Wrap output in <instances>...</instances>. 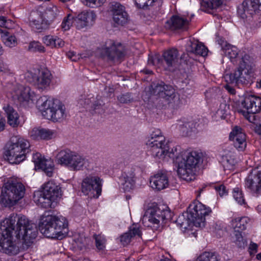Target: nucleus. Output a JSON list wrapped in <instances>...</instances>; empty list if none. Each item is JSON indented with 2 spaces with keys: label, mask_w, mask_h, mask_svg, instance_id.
I'll return each mask as SVG.
<instances>
[{
  "label": "nucleus",
  "mask_w": 261,
  "mask_h": 261,
  "mask_svg": "<svg viewBox=\"0 0 261 261\" xmlns=\"http://www.w3.org/2000/svg\"><path fill=\"white\" fill-rule=\"evenodd\" d=\"M167 158L173 159L177 172L180 178L185 180H191L197 166L202 161V153L196 151L184 150L181 151L180 146H176L170 149L168 145Z\"/></svg>",
  "instance_id": "obj_1"
},
{
  "label": "nucleus",
  "mask_w": 261,
  "mask_h": 261,
  "mask_svg": "<svg viewBox=\"0 0 261 261\" xmlns=\"http://www.w3.org/2000/svg\"><path fill=\"white\" fill-rule=\"evenodd\" d=\"M6 224L13 228L14 235L18 240H22V246L27 249L33 243L38 234L36 224L32 223L24 215L13 213L5 219Z\"/></svg>",
  "instance_id": "obj_2"
},
{
  "label": "nucleus",
  "mask_w": 261,
  "mask_h": 261,
  "mask_svg": "<svg viewBox=\"0 0 261 261\" xmlns=\"http://www.w3.org/2000/svg\"><path fill=\"white\" fill-rule=\"evenodd\" d=\"M211 212L209 207L199 202L191 204L187 212L180 215L176 223L183 230L187 229L192 225L203 227L205 225V217Z\"/></svg>",
  "instance_id": "obj_3"
},
{
  "label": "nucleus",
  "mask_w": 261,
  "mask_h": 261,
  "mask_svg": "<svg viewBox=\"0 0 261 261\" xmlns=\"http://www.w3.org/2000/svg\"><path fill=\"white\" fill-rule=\"evenodd\" d=\"M39 228L40 232L47 238L61 240L68 232V222L62 216H43L39 224Z\"/></svg>",
  "instance_id": "obj_4"
},
{
  "label": "nucleus",
  "mask_w": 261,
  "mask_h": 261,
  "mask_svg": "<svg viewBox=\"0 0 261 261\" xmlns=\"http://www.w3.org/2000/svg\"><path fill=\"white\" fill-rule=\"evenodd\" d=\"M30 151V144L27 140L14 136L6 146L5 155L11 164H17L24 161Z\"/></svg>",
  "instance_id": "obj_5"
},
{
  "label": "nucleus",
  "mask_w": 261,
  "mask_h": 261,
  "mask_svg": "<svg viewBox=\"0 0 261 261\" xmlns=\"http://www.w3.org/2000/svg\"><path fill=\"white\" fill-rule=\"evenodd\" d=\"M60 12L57 6L51 5L47 7L43 12L39 10L32 11L29 19L33 28L42 31L48 28L50 24L59 16Z\"/></svg>",
  "instance_id": "obj_6"
},
{
  "label": "nucleus",
  "mask_w": 261,
  "mask_h": 261,
  "mask_svg": "<svg viewBox=\"0 0 261 261\" xmlns=\"http://www.w3.org/2000/svg\"><path fill=\"white\" fill-rule=\"evenodd\" d=\"M24 191V187L21 182L16 179H9L2 188L1 202L6 207L11 206L23 197Z\"/></svg>",
  "instance_id": "obj_7"
},
{
  "label": "nucleus",
  "mask_w": 261,
  "mask_h": 261,
  "mask_svg": "<svg viewBox=\"0 0 261 261\" xmlns=\"http://www.w3.org/2000/svg\"><path fill=\"white\" fill-rule=\"evenodd\" d=\"M41 100L40 110L44 118L54 122L61 121L65 118V106L59 99L43 96Z\"/></svg>",
  "instance_id": "obj_8"
},
{
  "label": "nucleus",
  "mask_w": 261,
  "mask_h": 261,
  "mask_svg": "<svg viewBox=\"0 0 261 261\" xmlns=\"http://www.w3.org/2000/svg\"><path fill=\"white\" fill-rule=\"evenodd\" d=\"M57 160L59 164L73 171L83 170L88 165L87 159L68 149L61 150L57 154Z\"/></svg>",
  "instance_id": "obj_9"
},
{
  "label": "nucleus",
  "mask_w": 261,
  "mask_h": 261,
  "mask_svg": "<svg viewBox=\"0 0 261 261\" xmlns=\"http://www.w3.org/2000/svg\"><path fill=\"white\" fill-rule=\"evenodd\" d=\"M13 228L6 224L5 220L0 224V251L9 255H15L19 252L18 242L12 240Z\"/></svg>",
  "instance_id": "obj_10"
},
{
  "label": "nucleus",
  "mask_w": 261,
  "mask_h": 261,
  "mask_svg": "<svg viewBox=\"0 0 261 261\" xmlns=\"http://www.w3.org/2000/svg\"><path fill=\"white\" fill-rule=\"evenodd\" d=\"M27 81L40 91L48 90L52 80V75L47 68H43L28 71L25 75Z\"/></svg>",
  "instance_id": "obj_11"
},
{
  "label": "nucleus",
  "mask_w": 261,
  "mask_h": 261,
  "mask_svg": "<svg viewBox=\"0 0 261 261\" xmlns=\"http://www.w3.org/2000/svg\"><path fill=\"white\" fill-rule=\"evenodd\" d=\"M170 217L169 212L158 206L149 208L142 218V222L145 226L157 229L161 221H164Z\"/></svg>",
  "instance_id": "obj_12"
},
{
  "label": "nucleus",
  "mask_w": 261,
  "mask_h": 261,
  "mask_svg": "<svg viewBox=\"0 0 261 261\" xmlns=\"http://www.w3.org/2000/svg\"><path fill=\"white\" fill-rule=\"evenodd\" d=\"M245 187L253 196L261 195V163L251 170L245 179Z\"/></svg>",
  "instance_id": "obj_13"
},
{
  "label": "nucleus",
  "mask_w": 261,
  "mask_h": 261,
  "mask_svg": "<svg viewBox=\"0 0 261 261\" xmlns=\"http://www.w3.org/2000/svg\"><path fill=\"white\" fill-rule=\"evenodd\" d=\"M102 179L99 177L90 174L82 183V192L86 195L97 198L101 193Z\"/></svg>",
  "instance_id": "obj_14"
},
{
  "label": "nucleus",
  "mask_w": 261,
  "mask_h": 261,
  "mask_svg": "<svg viewBox=\"0 0 261 261\" xmlns=\"http://www.w3.org/2000/svg\"><path fill=\"white\" fill-rule=\"evenodd\" d=\"M224 78L227 82L232 84L247 86L253 82V72H247V69H241L238 67L233 73L226 74Z\"/></svg>",
  "instance_id": "obj_15"
},
{
  "label": "nucleus",
  "mask_w": 261,
  "mask_h": 261,
  "mask_svg": "<svg viewBox=\"0 0 261 261\" xmlns=\"http://www.w3.org/2000/svg\"><path fill=\"white\" fill-rule=\"evenodd\" d=\"M102 53L105 54L108 60L115 62H120L125 55L123 45L112 40L106 41Z\"/></svg>",
  "instance_id": "obj_16"
},
{
  "label": "nucleus",
  "mask_w": 261,
  "mask_h": 261,
  "mask_svg": "<svg viewBox=\"0 0 261 261\" xmlns=\"http://www.w3.org/2000/svg\"><path fill=\"white\" fill-rule=\"evenodd\" d=\"M138 170L137 167H126L123 170L119 179L122 188L125 191H129L135 187L136 173Z\"/></svg>",
  "instance_id": "obj_17"
},
{
  "label": "nucleus",
  "mask_w": 261,
  "mask_h": 261,
  "mask_svg": "<svg viewBox=\"0 0 261 261\" xmlns=\"http://www.w3.org/2000/svg\"><path fill=\"white\" fill-rule=\"evenodd\" d=\"M261 11V0H245L238 9V15L242 19L251 17Z\"/></svg>",
  "instance_id": "obj_18"
},
{
  "label": "nucleus",
  "mask_w": 261,
  "mask_h": 261,
  "mask_svg": "<svg viewBox=\"0 0 261 261\" xmlns=\"http://www.w3.org/2000/svg\"><path fill=\"white\" fill-rule=\"evenodd\" d=\"M109 10L115 23L123 25L126 24L128 20V15L124 6L120 3L112 2L109 4Z\"/></svg>",
  "instance_id": "obj_19"
},
{
  "label": "nucleus",
  "mask_w": 261,
  "mask_h": 261,
  "mask_svg": "<svg viewBox=\"0 0 261 261\" xmlns=\"http://www.w3.org/2000/svg\"><path fill=\"white\" fill-rule=\"evenodd\" d=\"M96 15L93 11H84L74 14V25L77 29H82L93 25Z\"/></svg>",
  "instance_id": "obj_20"
},
{
  "label": "nucleus",
  "mask_w": 261,
  "mask_h": 261,
  "mask_svg": "<svg viewBox=\"0 0 261 261\" xmlns=\"http://www.w3.org/2000/svg\"><path fill=\"white\" fill-rule=\"evenodd\" d=\"M241 106L248 113L256 114L261 111V98L254 95L246 94L241 100Z\"/></svg>",
  "instance_id": "obj_21"
},
{
  "label": "nucleus",
  "mask_w": 261,
  "mask_h": 261,
  "mask_svg": "<svg viewBox=\"0 0 261 261\" xmlns=\"http://www.w3.org/2000/svg\"><path fill=\"white\" fill-rule=\"evenodd\" d=\"M229 140L233 142L234 147L239 151H243L246 147V135L242 128L234 126L229 135Z\"/></svg>",
  "instance_id": "obj_22"
},
{
  "label": "nucleus",
  "mask_w": 261,
  "mask_h": 261,
  "mask_svg": "<svg viewBox=\"0 0 261 261\" xmlns=\"http://www.w3.org/2000/svg\"><path fill=\"white\" fill-rule=\"evenodd\" d=\"M151 87V92L153 95L162 98L165 100L174 94L175 92L171 86L166 85L162 81L153 83Z\"/></svg>",
  "instance_id": "obj_23"
},
{
  "label": "nucleus",
  "mask_w": 261,
  "mask_h": 261,
  "mask_svg": "<svg viewBox=\"0 0 261 261\" xmlns=\"http://www.w3.org/2000/svg\"><path fill=\"white\" fill-rule=\"evenodd\" d=\"M12 94L14 99L17 100L22 103L32 100L35 96V93L31 90L30 87L19 85L15 87Z\"/></svg>",
  "instance_id": "obj_24"
},
{
  "label": "nucleus",
  "mask_w": 261,
  "mask_h": 261,
  "mask_svg": "<svg viewBox=\"0 0 261 261\" xmlns=\"http://www.w3.org/2000/svg\"><path fill=\"white\" fill-rule=\"evenodd\" d=\"M194 16V14H192L190 17L185 15L182 16H173L170 20L166 21L165 27L172 30L180 29L186 30L188 28L189 21Z\"/></svg>",
  "instance_id": "obj_25"
},
{
  "label": "nucleus",
  "mask_w": 261,
  "mask_h": 261,
  "mask_svg": "<svg viewBox=\"0 0 261 261\" xmlns=\"http://www.w3.org/2000/svg\"><path fill=\"white\" fill-rule=\"evenodd\" d=\"M150 185L156 191L165 189L169 186V178L166 171H160L150 178Z\"/></svg>",
  "instance_id": "obj_26"
},
{
  "label": "nucleus",
  "mask_w": 261,
  "mask_h": 261,
  "mask_svg": "<svg viewBox=\"0 0 261 261\" xmlns=\"http://www.w3.org/2000/svg\"><path fill=\"white\" fill-rule=\"evenodd\" d=\"M217 41L221 47V49L224 55L230 59L233 64H237L239 52L238 48L236 46L228 43L223 38L218 39Z\"/></svg>",
  "instance_id": "obj_27"
},
{
  "label": "nucleus",
  "mask_w": 261,
  "mask_h": 261,
  "mask_svg": "<svg viewBox=\"0 0 261 261\" xmlns=\"http://www.w3.org/2000/svg\"><path fill=\"white\" fill-rule=\"evenodd\" d=\"M42 191L54 201L61 196V187L53 180H49L45 183Z\"/></svg>",
  "instance_id": "obj_28"
},
{
  "label": "nucleus",
  "mask_w": 261,
  "mask_h": 261,
  "mask_svg": "<svg viewBox=\"0 0 261 261\" xmlns=\"http://www.w3.org/2000/svg\"><path fill=\"white\" fill-rule=\"evenodd\" d=\"M186 50L188 53L205 57L207 55L208 49L201 42L197 40H189L186 45Z\"/></svg>",
  "instance_id": "obj_29"
},
{
  "label": "nucleus",
  "mask_w": 261,
  "mask_h": 261,
  "mask_svg": "<svg viewBox=\"0 0 261 261\" xmlns=\"http://www.w3.org/2000/svg\"><path fill=\"white\" fill-rule=\"evenodd\" d=\"M178 52L175 48H171L165 51L163 55L164 59L162 61V63L166 67L170 69L171 67H175L178 60Z\"/></svg>",
  "instance_id": "obj_30"
},
{
  "label": "nucleus",
  "mask_w": 261,
  "mask_h": 261,
  "mask_svg": "<svg viewBox=\"0 0 261 261\" xmlns=\"http://www.w3.org/2000/svg\"><path fill=\"white\" fill-rule=\"evenodd\" d=\"M33 200L37 205L45 208L50 207L54 201L42 190H38L34 192Z\"/></svg>",
  "instance_id": "obj_31"
},
{
  "label": "nucleus",
  "mask_w": 261,
  "mask_h": 261,
  "mask_svg": "<svg viewBox=\"0 0 261 261\" xmlns=\"http://www.w3.org/2000/svg\"><path fill=\"white\" fill-rule=\"evenodd\" d=\"M165 137L162 135L160 129H155L153 131L146 142V145L150 149L160 145H164V144L167 143Z\"/></svg>",
  "instance_id": "obj_32"
},
{
  "label": "nucleus",
  "mask_w": 261,
  "mask_h": 261,
  "mask_svg": "<svg viewBox=\"0 0 261 261\" xmlns=\"http://www.w3.org/2000/svg\"><path fill=\"white\" fill-rule=\"evenodd\" d=\"M56 135L54 130L40 127L33 129L32 135L37 138L48 140L55 138Z\"/></svg>",
  "instance_id": "obj_33"
},
{
  "label": "nucleus",
  "mask_w": 261,
  "mask_h": 261,
  "mask_svg": "<svg viewBox=\"0 0 261 261\" xmlns=\"http://www.w3.org/2000/svg\"><path fill=\"white\" fill-rule=\"evenodd\" d=\"M3 109L7 114L8 123L12 127L18 126L19 122L17 112L9 105L4 106Z\"/></svg>",
  "instance_id": "obj_34"
},
{
  "label": "nucleus",
  "mask_w": 261,
  "mask_h": 261,
  "mask_svg": "<svg viewBox=\"0 0 261 261\" xmlns=\"http://www.w3.org/2000/svg\"><path fill=\"white\" fill-rule=\"evenodd\" d=\"M238 68L241 69H247L248 71L253 72V59L249 55L245 54L241 55V57L238 59Z\"/></svg>",
  "instance_id": "obj_35"
},
{
  "label": "nucleus",
  "mask_w": 261,
  "mask_h": 261,
  "mask_svg": "<svg viewBox=\"0 0 261 261\" xmlns=\"http://www.w3.org/2000/svg\"><path fill=\"white\" fill-rule=\"evenodd\" d=\"M192 125L191 122L178 120L177 123L172 125V127L182 136H187L192 130Z\"/></svg>",
  "instance_id": "obj_36"
},
{
  "label": "nucleus",
  "mask_w": 261,
  "mask_h": 261,
  "mask_svg": "<svg viewBox=\"0 0 261 261\" xmlns=\"http://www.w3.org/2000/svg\"><path fill=\"white\" fill-rule=\"evenodd\" d=\"M249 222L248 217H243L233 219L231 221V226L233 228V232H241L246 229Z\"/></svg>",
  "instance_id": "obj_37"
},
{
  "label": "nucleus",
  "mask_w": 261,
  "mask_h": 261,
  "mask_svg": "<svg viewBox=\"0 0 261 261\" xmlns=\"http://www.w3.org/2000/svg\"><path fill=\"white\" fill-rule=\"evenodd\" d=\"M168 149V143L164 145H160L150 148L152 155L159 160H165L167 158V150Z\"/></svg>",
  "instance_id": "obj_38"
},
{
  "label": "nucleus",
  "mask_w": 261,
  "mask_h": 261,
  "mask_svg": "<svg viewBox=\"0 0 261 261\" xmlns=\"http://www.w3.org/2000/svg\"><path fill=\"white\" fill-rule=\"evenodd\" d=\"M202 11L210 13V11L220 7L223 3L222 0H199Z\"/></svg>",
  "instance_id": "obj_39"
},
{
  "label": "nucleus",
  "mask_w": 261,
  "mask_h": 261,
  "mask_svg": "<svg viewBox=\"0 0 261 261\" xmlns=\"http://www.w3.org/2000/svg\"><path fill=\"white\" fill-rule=\"evenodd\" d=\"M1 38L3 42L6 46L12 48L16 46L18 44L16 37L8 32H2Z\"/></svg>",
  "instance_id": "obj_40"
},
{
  "label": "nucleus",
  "mask_w": 261,
  "mask_h": 261,
  "mask_svg": "<svg viewBox=\"0 0 261 261\" xmlns=\"http://www.w3.org/2000/svg\"><path fill=\"white\" fill-rule=\"evenodd\" d=\"M165 101L167 102L169 107L173 109H177L182 105L179 95L176 94L175 92L174 94L168 97Z\"/></svg>",
  "instance_id": "obj_41"
},
{
  "label": "nucleus",
  "mask_w": 261,
  "mask_h": 261,
  "mask_svg": "<svg viewBox=\"0 0 261 261\" xmlns=\"http://www.w3.org/2000/svg\"><path fill=\"white\" fill-rule=\"evenodd\" d=\"M54 165L50 161L43 160L39 166L38 168L44 171L48 176H51L53 175Z\"/></svg>",
  "instance_id": "obj_42"
},
{
  "label": "nucleus",
  "mask_w": 261,
  "mask_h": 261,
  "mask_svg": "<svg viewBox=\"0 0 261 261\" xmlns=\"http://www.w3.org/2000/svg\"><path fill=\"white\" fill-rule=\"evenodd\" d=\"M233 240L239 248H244L247 246V240L246 238L242 236V233L233 232Z\"/></svg>",
  "instance_id": "obj_43"
},
{
  "label": "nucleus",
  "mask_w": 261,
  "mask_h": 261,
  "mask_svg": "<svg viewBox=\"0 0 261 261\" xmlns=\"http://www.w3.org/2000/svg\"><path fill=\"white\" fill-rule=\"evenodd\" d=\"M73 24L74 25V15L68 14L64 18L61 27L64 31H65L69 30Z\"/></svg>",
  "instance_id": "obj_44"
},
{
  "label": "nucleus",
  "mask_w": 261,
  "mask_h": 261,
  "mask_svg": "<svg viewBox=\"0 0 261 261\" xmlns=\"http://www.w3.org/2000/svg\"><path fill=\"white\" fill-rule=\"evenodd\" d=\"M196 261H219L215 253L204 252L198 257Z\"/></svg>",
  "instance_id": "obj_45"
},
{
  "label": "nucleus",
  "mask_w": 261,
  "mask_h": 261,
  "mask_svg": "<svg viewBox=\"0 0 261 261\" xmlns=\"http://www.w3.org/2000/svg\"><path fill=\"white\" fill-rule=\"evenodd\" d=\"M28 50L31 52L44 53L45 47L38 41H31L28 46Z\"/></svg>",
  "instance_id": "obj_46"
},
{
  "label": "nucleus",
  "mask_w": 261,
  "mask_h": 261,
  "mask_svg": "<svg viewBox=\"0 0 261 261\" xmlns=\"http://www.w3.org/2000/svg\"><path fill=\"white\" fill-rule=\"evenodd\" d=\"M156 0H134L137 7L141 9H147L149 6L155 2Z\"/></svg>",
  "instance_id": "obj_47"
},
{
  "label": "nucleus",
  "mask_w": 261,
  "mask_h": 261,
  "mask_svg": "<svg viewBox=\"0 0 261 261\" xmlns=\"http://www.w3.org/2000/svg\"><path fill=\"white\" fill-rule=\"evenodd\" d=\"M96 248L100 250H103L105 247L106 239L101 234L94 235Z\"/></svg>",
  "instance_id": "obj_48"
},
{
  "label": "nucleus",
  "mask_w": 261,
  "mask_h": 261,
  "mask_svg": "<svg viewBox=\"0 0 261 261\" xmlns=\"http://www.w3.org/2000/svg\"><path fill=\"white\" fill-rule=\"evenodd\" d=\"M118 100L121 103H127L133 101V97L130 93L121 94L117 97Z\"/></svg>",
  "instance_id": "obj_49"
},
{
  "label": "nucleus",
  "mask_w": 261,
  "mask_h": 261,
  "mask_svg": "<svg viewBox=\"0 0 261 261\" xmlns=\"http://www.w3.org/2000/svg\"><path fill=\"white\" fill-rule=\"evenodd\" d=\"M233 197L240 204L242 205L244 203L245 200L243 196L242 192L238 188L233 189Z\"/></svg>",
  "instance_id": "obj_50"
},
{
  "label": "nucleus",
  "mask_w": 261,
  "mask_h": 261,
  "mask_svg": "<svg viewBox=\"0 0 261 261\" xmlns=\"http://www.w3.org/2000/svg\"><path fill=\"white\" fill-rule=\"evenodd\" d=\"M93 109L101 113L105 111V103L101 99H97L93 104Z\"/></svg>",
  "instance_id": "obj_51"
},
{
  "label": "nucleus",
  "mask_w": 261,
  "mask_h": 261,
  "mask_svg": "<svg viewBox=\"0 0 261 261\" xmlns=\"http://www.w3.org/2000/svg\"><path fill=\"white\" fill-rule=\"evenodd\" d=\"M127 232L129 233V235L132 236V238L136 236L141 237L142 235V232L137 225H133L130 226L129 230Z\"/></svg>",
  "instance_id": "obj_52"
},
{
  "label": "nucleus",
  "mask_w": 261,
  "mask_h": 261,
  "mask_svg": "<svg viewBox=\"0 0 261 261\" xmlns=\"http://www.w3.org/2000/svg\"><path fill=\"white\" fill-rule=\"evenodd\" d=\"M86 4L90 7L94 8L100 7L102 5L106 0H85Z\"/></svg>",
  "instance_id": "obj_53"
},
{
  "label": "nucleus",
  "mask_w": 261,
  "mask_h": 261,
  "mask_svg": "<svg viewBox=\"0 0 261 261\" xmlns=\"http://www.w3.org/2000/svg\"><path fill=\"white\" fill-rule=\"evenodd\" d=\"M56 36L46 35L42 38L43 42L48 46L53 48L54 42L56 41Z\"/></svg>",
  "instance_id": "obj_54"
},
{
  "label": "nucleus",
  "mask_w": 261,
  "mask_h": 261,
  "mask_svg": "<svg viewBox=\"0 0 261 261\" xmlns=\"http://www.w3.org/2000/svg\"><path fill=\"white\" fill-rule=\"evenodd\" d=\"M43 160L39 153H36L33 155L32 161L34 163L36 167L38 168L39 166H40V164Z\"/></svg>",
  "instance_id": "obj_55"
},
{
  "label": "nucleus",
  "mask_w": 261,
  "mask_h": 261,
  "mask_svg": "<svg viewBox=\"0 0 261 261\" xmlns=\"http://www.w3.org/2000/svg\"><path fill=\"white\" fill-rule=\"evenodd\" d=\"M132 239V236L126 232L120 237V242L123 245H126L130 243Z\"/></svg>",
  "instance_id": "obj_56"
},
{
  "label": "nucleus",
  "mask_w": 261,
  "mask_h": 261,
  "mask_svg": "<svg viewBox=\"0 0 261 261\" xmlns=\"http://www.w3.org/2000/svg\"><path fill=\"white\" fill-rule=\"evenodd\" d=\"M215 189L221 197L226 195L227 193L226 187L223 185L221 184L215 186Z\"/></svg>",
  "instance_id": "obj_57"
},
{
  "label": "nucleus",
  "mask_w": 261,
  "mask_h": 261,
  "mask_svg": "<svg viewBox=\"0 0 261 261\" xmlns=\"http://www.w3.org/2000/svg\"><path fill=\"white\" fill-rule=\"evenodd\" d=\"M162 60L158 56L149 57L148 60V64L149 65H154L156 64H160Z\"/></svg>",
  "instance_id": "obj_58"
},
{
  "label": "nucleus",
  "mask_w": 261,
  "mask_h": 261,
  "mask_svg": "<svg viewBox=\"0 0 261 261\" xmlns=\"http://www.w3.org/2000/svg\"><path fill=\"white\" fill-rule=\"evenodd\" d=\"M229 108V106H227L225 102L221 103L220 105V108L218 109L217 113L218 114L223 115L227 111Z\"/></svg>",
  "instance_id": "obj_59"
},
{
  "label": "nucleus",
  "mask_w": 261,
  "mask_h": 261,
  "mask_svg": "<svg viewBox=\"0 0 261 261\" xmlns=\"http://www.w3.org/2000/svg\"><path fill=\"white\" fill-rule=\"evenodd\" d=\"M54 42L55 43L53 45V48H60L64 45V41L57 36H56V41Z\"/></svg>",
  "instance_id": "obj_60"
},
{
  "label": "nucleus",
  "mask_w": 261,
  "mask_h": 261,
  "mask_svg": "<svg viewBox=\"0 0 261 261\" xmlns=\"http://www.w3.org/2000/svg\"><path fill=\"white\" fill-rule=\"evenodd\" d=\"M66 55L67 57L72 61H77L79 59V57L73 51H69L67 53Z\"/></svg>",
  "instance_id": "obj_61"
},
{
  "label": "nucleus",
  "mask_w": 261,
  "mask_h": 261,
  "mask_svg": "<svg viewBox=\"0 0 261 261\" xmlns=\"http://www.w3.org/2000/svg\"><path fill=\"white\" fill-rule=\"evenodd\" d=\"M257 247H258V246L256 244L254 243H251L250 244V246L249 247V249L250 250L249 251H250V254H254V253H255L257 251Z\"/></svg>",
  "instance_id": "obj_62"
},
{
  "label": "nucleus",
  "mask_w": 261,
  "mask_h": 261,
  "mask_svg": "<svg viewBox=\"0 0 261 261\" xmlns=\"http://www.w3.org/2000/svg\"><path fill=\"white\" fill-rule=\"evenodd\" d=\"M9 20L5 16H0V26L1 27L7 28L8 21Z\"/></svg>",
  "instance_id": "obj_63"
},
{
  "label": "nucleus",
  "mask_w": 261,
  "mask_h": 261,
  "mask_svg": "<svg viewBox=\"0 0 261 261\" xmlns=\"http://www.w3.org/2000/svg\"><path fill=\"white\" fill-rule=\"evenodd\" d=\"M226 90L231 94L234 95L236 94V90L234 88L230 85H226L225 86Z\"/></svg>",
  "instance_id": "obj_64"
}]
</instances>
